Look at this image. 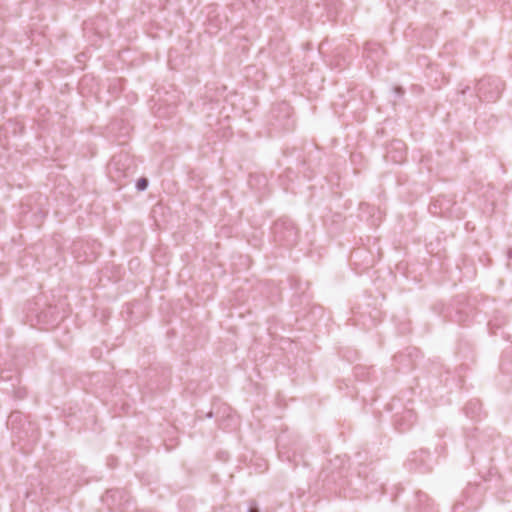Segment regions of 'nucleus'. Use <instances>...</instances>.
<instances>
[{
  "instance_id": "7",
  "label": "nucleus",
  "mask_w": 512,
  "mask_h": 512,
  "mask_svg": "<svg viewBox=\"0 0 512 512\" xmlns=\"http://www.w3.org/2000/svg\"><path fill=\"white\" fill-rule=\"evenodd\" d=\"M468 89H469V87H466L465 89H463V90L461 91V93H462V94H465V93H466V90H468Z\"/></svg>"
},
{
  "instance_id": "6",
  "label": "nucleus",
  "mask_w": 512,
  "mask_h": 512,
  "mask_svg": "<svg viewBox=\"0 0 512 512\" xmlns=\"http://www.w3.org/2000/svg\"><path fill=\"white\" fill-rule=\"evenodd\" d=\"M392 159H393L394 161H396V162H402L404 158H403L402 156H400V158H399V159H397V160H396L394 157H392Z\"/></svg>"
},
{
  "instance_id": "2",
  "label": "nucleus",
  "mask_w": 512,
  "mask_h": 512,
  "mask_svg": "<svg viewBox=\"0 0 512 512\" xmlns=\"http://www.w3.org/2000/svg\"><path fill=\"white\" fill-rule=\"evenodd\" d=\"M273 230L275 236L286 245L290 246L296 243L298 231L292 222L279 220L275 222Z\"/></svg>"
},
{
  "instance_id": "3",
  "label": "nucleus",
  "mask_w": 512,
  "mask_h": 512,
  "mask_svg": "<svg viewBox=\"0 0 512 512\" xmlns=\"http://www.w3.org/2000/svg\"><path fill=\"white\" fill-rule=\"evenodd\" d=\"M148 186V179L145 177L140 178L137 183L136 187L139 191H144Z\"/></svg>"
},
{
  "instance_id": "5",
  "label": "nucleus",
  "mask_w": 512,
  "mask_h": 512,
  "mask_svg": "<svg viewBox=\"0 0 512 512\" xmlns=\"http://www.w3.org/2000/svg\"><path fill=\"white\" fill-rule=\"evenodd\" d=\"M507 256L509 259H512V248L508 250Z\"/></svg>"
},
{
  "instance_id": "1",
  "label": "nucleus",
  "mask_w": 512,
  "mask_h": 512,
  "mask_svg": "<svg viewBox=\"0 0 512 512\" xmlns=\"http://www.w3.org/2000/svg\"><path fill=\"white\" fill-rule=\"evenodd\" d=\"M502 88L496 80L481 79L476 85V94L481 101L495 102L501 95Z\"/></svg>"
},
{
  "instance_id": "4",
  "label": "nucleus",
  "mask_w": 512,
  "mask_h": 512,
  "mask_svg": "<svg viewBox=\"0 0 512 512\" xmlns=\"http://www.w3.org/2000/svg\"><path fill=\"white\" fill-rule=\"evenodd\" d=\"M248 512H259V509H258V507H257V506H255V505H251V506L249 507Z\"/></svg>"
}]
</instances>
